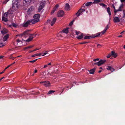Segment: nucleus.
Returning a JSON list of instances; mask_svg holds the SVG:
<instances>
[{
  "label": "nucleus",
  "instance_id": "14",
  "mask_svg": "<svg viewBox=\"0 0 125 125\" xmlns=\"http://www.w3.org/2000/svg\"><path fill=\"white\" fill-rule=\"evenodd\" d=\"M65 9L66 10H70V6L68 3H67L66 4Z\"/></svg>",
  "mask_w": 125,
  "mask_h": 125
},
{
  "label": "nucleus",
  "instance_id": "37",
  "mask_svg": "<svg viewBox=\"0 0 125 125\" xmlns=\"http://www.w3.org/2000/svg\"><path fill=\"white\" fill-rule=\"evenodd\" d=\"M40 49H35L34 50H33V51H31L30 52H29L30 53H31V52H34V51H36L37 50H39Z\"/></svg>",
  "mask_w": 125,
  "mask_h": 125
},
{
  "label": "nucleus",
  "instance_id": "33",
  "mask_svg": "<svg viewBox=\"0 0 125 125\" xmlns=\"http://www.w3.org/2000/svg\"><path fill=\"white\" fill-rule=\"evenodd\" d=\"M11 24H12V26L13 27H17V25L16 24H15L14 23H12Z\"/></svg>",
  "mask_w": 125,
  "mask_h": 125
},
{
  "label": "nucleus",
  "instance_id": "54",
  "mask_svg": "<svg viewBox=\"0 0 125 125\" xmlns=\"http://www.w3.org/2000/svg\"><path fill=\"white\" fill-rule=\"evenodd\" d=\"M9 27L10 28H12L11 26H12L11 24V25H8Z\"/></svg>",
  "mask_w": 125,
  "mask_h": 125
},
{
  "label": "nucleus",
  "instance_id": "8",
  "mask_svg": "<svg viewBox=\"0 0 125 125\" xmlns=\"http://www.w3.org/2000/svg\"><path fill=\"white\" fill-rule=\"evenodd\" d=\"M110 26V21H109L108 24L107 25L106 27L104 29L103 31L101 32L100 33V35L101 36L104 34L106 32L107 29H108Z\"/></svg>",
  "mask_w": 125,
  "mask_h": 125
},
{
  "label": "nucleus",
  "instance_id": "26",
  "mask_svg": "<svg viewBox=\"0 0 125 125\" xmlns=\"http://www.w3.org/2000/svg\"><path fill=\"white\" fill-rule=\"evenodd\" d=\"M42 55V53H37L35 54H34L33 55H31V57H35L36 56H40Z\"/></svg>",
  "mask_w": 125,
  "mask_h": 125
},
{
  "label": "nucleus",
  "instance_id": "31",
  "mask_svg": "<svg viewBox=\"0 0 125 125\" xmlns=\"http://www.w3.org/2000/svg\"><path fill=\"white\" fill-rule=\"evenodd\" d=\"M39 59L40 58L37 59H36L34 60L30 61L29 62H30L33 63L35 62L38 59Z\"/></svg>",
  "mask_w": 125,
  "mask_h": 125
},
{
  "label": "nucleus",
  "instance_id": "9",
  "mask_svg": "<svg viewBox=\"0 0 125 125\" xmlns=\"http://www.w3.org/2000/svg\"><path fill=\"white\" fill-rule=\"evenodd\" d=\"M32 0H23V6L27 7L28 5L30 4Z\"/></svg>",
  "mask_w": 125,
  "mask_h": 125
},
{
  "label": "nucleus",
  "instance_id": "23",
  "mask_svg": "<svg viewBox=\"0 0 125 125\" xmlns=\"http://www.w3.org/2000/svg\"><path fill=\"white\" fill-rule=\"evenodd\" d=\"M107 11L109 15L110 16V15H111V12L110 10V8L108 7L107 8Z\"/></svg>",
  "mask_w": 125,
  "mask_h": 125
},
{
  "label": "nucleus",
  "instance_id": "59",
  "mask_svg": "<svg viewBox=\"0 0 125 125\" xmlns=\"http://www.w3.org/2000/svg\"><path fill=\"white\" fill-rule=\"evenodd\" d=\"M4 78V77H2V78H1L0 79V81L2 79H3V78Z\"/></svg>",
  "mask_w": 125,
  "mask_h": 125
},
{
  "label": "nucleus",
  "instance_id": "45",
  "mask_svg": "<svg viewBox=\"0 0 125 125\" xmlns=\"http://www.w3.org/2000/svg\"><path fill=\"white\" fill-rule=\"evenodd\" d=\"M111 7L112 8H113L114 9V10L115 9V8L114 4H113L112 5Z\"/></svg>",
  "mask_w": 125,
  "mask_h": 125
},
{
  "label": "nucleus",
  "instance_id": "39",
  "mask_svg": "<svg viewBox=\"0 0 125 125\" xmlns=\"http://www.w3.org/2000/svg\"><path fill=\"white\" fill-rule=\"evenodd\" d=\"M73 21H74L73 20L69 24V25L70 26H71L73 24Z\"/></svg>",
  "mask_w": 125,
  "mask_h": 125
},
{
  "label": "nucleus",
  "instance_id": "55",
  "mask_svg": "<svg viewBox=\"0 0 125 125\" xmlns=\"http://www.w3.org/2000/svg\"><path fill=\"white\" fill-rule=\"evenodd\" d=\"M47 65H44V66L43 68H46V67H47Z\"/></svg>",
  "mask_w": 125,
  "mask_h": 125
},
{
  "label": "nucleus",
  "instance_id": "58",
  "mask_svg": "<svg viewBox=\"0 0 125 125\" xmlns=\"http://www.w3.org/2000/svg\"><path fill=\"white\" fill-rule=\"evenodd\" d=\"M48 74L49 75H51V73H49V72H48Z\"/></svg>",
  "mask_w": 125,
  "mask_h": 125
},
{
  "label": "nucleus",
  "instance_id": "43",
  "mask_svg": "<svg viewBox=\"0 0 125 125\" xmlns=\"http://www.w3.org/2000/svg\"><path fill=\"white\" fill-rule=\"evenodd\" d=\"M93 61H99V58L94 59L93 60Z\"/></svg>",
  "mask_w": 125,
  "mask_h": 125
},
{
  "label": "nucleus",
  "instance_id": "50",
  "mask_svg": "<svg viewBox=\"0 0 125 125\" xmlns=\"http://www.w3.org/2000/svg\"><path fill=\"white\" fill-rule=\"evenodd\" d=\"M16 41H17V42L18 43L19 42H21V41L19 39H18Z\"/></svg>",
  "mask_w": 125,
  "mask_h": 125
},
{
  "label": "nucleus",
  "instance_id": "7",
  "mask_svg": "<svg viewBox=\"0 0 125 125\" xmlns=\"http://www.w3.org/2000/svg\"><path fill=\"white\" fill-rule=\"evenodd\" d=\"M31 23L34 24L32 20H29L25 23H23V26L24 27H26L28 25H30Z\"/></svg>",
  "mask_w": 125,
  "mask_h": 125
},
{
  "label": "nucleus",
  "instance_id": "6",
  "mask_svg": "<svg viewBox=\"0 0 125 125\" xmlns=\"http://www.w3.org/2000/svg\"><path fill=\"white\" fill-rule=\"evenodd\" d=\"M106 60H101L98 62H95L94 63V65H96L99 66L104 64L106 62Z\"/></svg>",
  "mask_w": 125,
  "mask_h": 125
},
{
  "label": "nucleus",
  "instance_id": "21",
  "mask_svg": "<svg viewBox=\"0 0 125 125\" xmlns=\"http://www.w3.org/2000/svg\"><path fill=\"white\" fill-rule=\"evenodd\" d=\"M96 69V68H94L93 69H91L90 71H89V73L90 74L94 73Z\"/></svg>",
  "mask_w": 125,
  "mask_h": 125
},
{
  "label": "nucleus",
  "instance_id": "56",
  "mask_svg": "<svg viewBox=\"0 0 125 125\" xmlns=\"http://www.w3.org/2000/svg\"><path fill=\"white\" fill-rule=\"evenodd\" d=\"M29 49V48L28 47H28H25V48H24V50H25L26 49Z\"/></svg>",
  "mask_w": 125,
  "mask_h": 125
},
{
  "label": "nucleus",
  "instance_id": "32",
  "mask_svg": "<svg viewBox=\"0 0 125 125\" xmlns=\"http://www.w3.org/2000/svg\"><path fill=\"white\" fill-rule=\"evenodd\" d=\"M113 57H114V58H116L117 56V53H115V52L114 51V54L113 55H112Z\"/></svg>",
  "mask_w": 125,
  "mask_h": 125
},
{
  "label": "nucleus",
  "instance_id": "18",
  "mask_svg": "<svg viewBox=\"0 0 125 125\" xmlns=\"http://www.w3.org/2000/svg\"><path fill=\"white\" fill-rule=\"evenodd\" d=\"M9 35L8 34H6L3 37V40L4 41H6L7 39L9 38Z\"/></svg>",
  "mask_w": 125,
  "mask_h": 125
},
{
  "label": "nucleus",
  "instance_id": "52",
  "mask_svg": "<svg viewBox=\"0 0 125 125\" xmlns=\"http://www.w3.org/2000/svg\"><path fill=\"white\" fill-rule=\"evenodd\" d=\"M10 66V65H8L7 67H6L5 68V70L7 69Z\"/></svg>",
  "mask_w": 125,
  "mask_h": 125
},
{
  "label": "nucleus",
  "instance_id": "5",
  "mask_svg": "<svg viewBox=\"0 0 125 125\" xmlns=\"http://www.w3.org/2000/svg\"><path fill=\"white\" fill-rule=\"evenodd\" d=\"M45 5V2L43 1L41 2L38 9V12H39L44 7Z\"/></svg>",
  "mask_w": 125,
  "mask_h": 125
},
{
  "label": "nucleus",
  "instance_id": "64",
  "mask_svg": "<svg viewBox=\"0 0 125 125\" xmlns=\"http://www.w3.org/2000/svg\"><path fill=\"white\" fill-rule=\"evenodd\" d=\"M123 48L124 49H125V44Z\"/></svg>",
  "mask_w": 125,
  "mask_h": 125
},
{
  "label": "nucleus",
  "instance_id": "36",
  "mask_svg": "<svg viewBox=\"0 0 125 125\" xmlns=\"http://www.w3.org/2000/svg\"><path fill=\"white\" fill-rule=\"evenodd\" d=\"M55 9H54L53 8V10L51 11V14H52L56 10Z\"/></svg>",
  "mask_w": 125,
  "mask_h": 125
},
{
  "label": "nucleus",
  "instance_id": "27",
  "mask_svg": "<svg viewBox=\"0 0 125 125\" xmlns=\"http://www.w3.org/2000/svg\"><path fill=\"white\" fill-rule=\"evenodd\" d=\"M93 3L92 2H88L85 3V6H89L91 5H92Z\"/></svg>",
  "mask_w": 125,
  "mask_h": 125
},
{
  "label": "nucleus",
  "instance_id": "20",
  "mask_svg": "<svg viewBox=\"0 0 125 125\" xmlns=\"http://www.w3.org/2000/svg\"><path fill=\"white\" fill-rule=\"evenodd\" d=\"M14 10H13L12 8H10V9L7 12L8 14H10L12 13L14 11Z\"/></svg>",
  "mask_w": 125,
  "mask_h": 125
},
{
  "label": "nucleus",
  "instance_id": "53",
  "mask_svg": "<svg viewBox=\"0 0 125 125\" xmlns=\"http://www.w3.org/2000/svg\"><path fill=\"white\" fill-rule=\"evenodd\" d=\"M47 53H46V52H44V53H43V55H42V56H44V55H46V54H47Z\"/></svg>",
  "mask_w": 125,
  "mask_h": 125
},
{
  "label": "nucleus",
  "instance_id": "51",
  "mask_svg": "<svg viewBox=\"0 0 125 125\" xmlns=\"http://www.w3.org/2000/svg\"><path fill=\"white\" fill-rule=\"evenodd\" d=\"M33 45H31V46H28V47L29 48H31L33 47Z\"/></svg>",
  "mask_w": 125,
  "mask_h": 125
},
{
  "label": "nucleus",
  "instance_id": "22",
  "mask_svg": "<svg viewBox=\"0 0 125 125\" xmlns=\"http://www.w3.org/2000/svg\"><path fill=\"white\" fill-rule=\"evenodd\" d=\"M68 28H67L66 29H64L62 30V31L63 33H68Z\"/></svg>",
  "mask_w": 125,
  "mask_h": 125
},
{
  "label": "nucleus",
  "instance_id": "46",
  "mask_svg": "<svg viewBox=\"0 0 125 125\" xmlns=\"http://www.w3.org/2000/svg\"><path fill=\"white\" fill-rule=\"evenodd\" d=\"M114 12L115 13H116L118 11H118V10H116L115 9L114 10Z\"/></svg>",
  "mask_w": 125,
  "mask_h": 125
},
{
  "label": "nucleus",
  "instance_id": "10",
  "mask_svg": "<svg viewBox=\"0 0 125 125\" xmlns=\"http://www.w3.org/2000/svg\"><path fill=\"white\" fill-rule=\"evenodd\" d=\"M85 11V10L84 9H80L75 14L77 17L79 16L81 14H82L83 12Z\"/></svg>",
  "mask_w": 125,
  "mask_h": 125
},
{
  "label": "nucleus",
  "instance_id": "28",
  "mask_svg": "<svg viewBox=\"0 0 125 125\" xmlns=\"http://www.w3.org/2000/svg\"><path fill=\"white\" fill-rule=\"evenodd\" d=\"M2 20L5 22H7L8 21L7 19L4 17H2Z\"/></svg>",
  "mask_w": 125,
  "mask_h": 125
},
{
  "label": "nucleus",
  "instance_id": "25",
  "mask_svg": "<svg viewBox=\"0 0 125 125\" xmlns=\"http://www.w3.org/2000/svg\"><path fill=\"white\" fill-rule=\"evenodd\" d=\"M94 1L92 2L93 4H96L101 2V0H94Z\"/></svg>",
  "mask_w": 125,
  "mask_h": 125
},
{
  "label": "nucleus",
  "instance_id": "16",
  "mask_svg": "<svg viewBox=\"0 0 125 125\" xmlns=\"http://www.w3.org/2000/svg\"><path fill=\"white\" fill-rule=\"evenodd\" d=\"M108 67L107 68V70H110L111 72H113L115 70L110 66H108Z\"/></svg>",
  "mask_w": 125,
  "mask_h": 125
},
{
  "label": "nucleus",
  "instance_id": "57",
  "mask_svg": "<svg viewBox=\"0 0 125 125\" xmlns=\"http://www.w3.org/2000/svg\"><path fill=\"white\" fill-rule=\"evenodd\" d=\"M6 70L5 69L2 72H1V73H2H2H4L5 72V70Z\"/></svg>",
  "mask_w": 125,
  "mask_h": 125
},
{
  "label": "nucleus",
  "instance_id": "19",
  "mask_svg": "<svg viewBox=\"0 0 125 125\" xmlns=\"http://www.w3.org/2000/svg\"><path fill=\"white\" fill-rule=\"evenodd\" d=\"M1 32L2 34H4L7 32V30L6 29H4L1 31Z\"/></svg>",
  "mask_w": 125,
  "mask_h": 125
},
{
  "label": "nucleus",
  "instance_id": "30",
  "mask_svg": "<svg viewBox=\"0 0 125 125\" xmlns=\"http://www.w3.org/2000/svg\"><path fill=\"white\" fill-rule=\"evenodd\" d=\"M55 92L54 91L50 90L48 92V94H52Z\"/></svg>",
  "mask_w": 125,
  "mask_h": 125
},
{
  "label": "nucleus",
  "instance_id": "1",
  "mask_svg": "<svg viewBox=\"0 0 125 125\" xmlns=\"http://www.w3.org/2000/svg\"><path fill=\"white\" fill-rule=\"evenodd\" d=\"M30 31V30H28L25 31L23 33L21 34V36H24V37H26L29 35H30L29 38L26 41V42H29L31 41L33 38V37H32V35H31V34H30L29 33V32Z\"/></svg>",
  "mask_w": 125,
  "mask_h": 125
},
{
  "label": "nucleus",
  "instance_id": "2",
  "mask_svg": "<svg viewBox=\"0 0 125 125\" xmlns=\"http://www.w3.org/2000/svg\"><path fill=\"white\" fill-rule=\"evenodd\" d=\"M20 3L18 0H13L12 1V6L11 8L14 10L18 8Z\"/></svg>",
  "mask_w": 125,
  "mask_h": 125
},
{
  "label": "nucleus",
  "instance_id": "38",
  "mask_svg": "<svg viewBox=\"0 0 125 125\" xmlns=\"http://www.w3.org/2000/svg\"><path fill=\"white\" fill-rule=\"evenodd\" d=\"M14 58V57L12 56L11 55L10 56V59H11L12 60H14V58Z\"/></svg>",
  "mask_w": 125,
  "mask_h": 125
},
{
  "label": "nucleus",
  "instance_id": "34",
  "mask_svg": "<svg viewBox=\"0 0 125 125\" xmlns=\"http://www.w3.org/2000/svg\"><path fill=\"white\" fill-rule=\"evenodd\" d=\"M100 6H102L103 7H105V6H106V5H105V4H104V3H100Z\"/></svg>",
  "mask_w": 125,
  "mask_h": 125
},
{
  "label": "nucleus",
  "instance_id": "40",
  "mask_svg": "<svg viewBox=\"0 0 125 125\" xmlns=\"http://www.w3.org/2000/svg\"><path fill=\"white\" fill-rule=\"evenodd\" d=\"M8 1L7 0H5L2 3L3 4H6Z\"/></svg>",
  "mask_w": 125,
  "mask_h": 125
},
{
  "label": "nucleus",
  "instance_id": "62",
  "mask_svg": "<svg viewBox=\"0 0 125 125\" xmlns=\"http://www.w3.org/2000/svg\"><path fill=\"white\" fill-rule=\"evenodd\" d=\"M51 65V63H48V64H47V65Z\"/></svg>",
  "mask_w": 125,
  "mask_h": 125
},
{
  "label": "nucleus",
  "instance_id": "12",
  "mask_svg": "<svg viewBox=\"0 0 125 125\" xmlns=\"http://www.w3.org/2000/svg\"><path fill=\"white\" fill-rule=\"evenodd\" d=\"M41 83L43 84L46 87L50 86L51 84L48 81L42 82H41Z\"/></svg>",
  "mask_w": 125,
  "mask_h": 125
},
{
  "label": "nucleus",
  "instance_id": "4",
  "mask_svg": "<svg viewBox=\"0 0 125 125\" xmlns=\"http://www.w3.org/2000/svg\"><path fill=\"white\" fill-rule=\"evenodd\" d=\"M100 33H97L91 36H85L84 38V39H91L93 38H94L96 37H98L100 36Z\"/></svg>",
  "mask_w": 125,
  "mask_h": 125
},
{
  "label": "nucleus",
  "instance_id": "47",
  "mask_svg": "<svg viewBox=\"0 0 125 125\" xmlns=\"http://www.w3.org/2000/svg\"><path fill=\"white\" fill-rule=\"evenodd\" d=\"M37 70L36 68H35V70L34 72V73H37Z\"/></svg>",
  "mask_w": 125,
  "mask_h": 125
},
{
  "label": "nucleus",
  "instance_id": "48",
  "mask_svg": "<svg viewBox=\"0 0 125 125\" xmlns=\"http://www.w3.org/2000/svg\"><path fill=\"white\" fill-rule=\"evenodd\" d=\"M80 32H77V31H76V34L77 35H78L79 33H80Z\"/></svg>",
  "mask_w": 125,
  "mask_h": 125
},
{
  "label": "nucleus",
  "instance_id": "29",
  "mask_svg": "<svg viewBox=\"0 0 125 125\" xmlns=\"http://www.w3.org/2000/svg\"><path fill=\"white\" fill-rule=\"evenodd\" d=\"M123 4H122L119 7V9L118 10V11H121L122 10L121 8L123 7Z\"/></svg>",
  "mask_w": 125,
  "mask_h": 125
},
{
  "label": "nucleus",
  "instance_id": "3",
  "mask_svg": "<svg viewBox=\"0 0 125 125\" xmlns=\"http://www.w3.org/2000/svg\"><path fill=\"white\" fill-rule=\"evenodd\" d=\"M40 17V15L39 14H35L33 16L34 19H32V20L35 24L36 23L38 22L39 21V18Z\"/></svg>",
  "mask_w": 125,
  "mask_h": 125
},
{
  "label": "nucleus",
  "instance_id": "13",
  "mask_svg": "<svg viewBox=\"0 0 125 125\" xmlns=\"http://www.w3.org/2000/svg\"><path fill=\"white\" fill-rule=\"evenodd\" d=\"M113 21L115 23L119 22L120 21L119 18L117 17H115L114 18Z\"/></svg>",
  "mask_w": 125,
  "mask_h": 125
},
{
  "label": "nucleus",
  "instance_id": "49",
  "mask_svg": "<svg viewBox=\"0 0 125 125\" xmlns=\"http://www.w3.org/2000/svg\"><path fill=\"white\" fill-rule=\"evenodd\" d=\"M120 1L122 3L125 2V0H120Z\"/></svg>",
  "mask_w": 125,
  "mask_h": 125
},
{
  "label": "nucleus",
  "instance_id": "11",
  "mask_svg": "<svg viewBox=\"0 0 125 125\" xmlns=\"http://www.w3.org/2000/svg\"><path fill=\"white\" fill-rule=\"evenodd\" d=\"M64 14V12L62 10H60L57 12V15L58 17H62Z\"/></svg>",
  "mask_w": 125,
  "mask_h": 125
},
{
  "label": "nucleus",
  "instance_id": "63",
  "mask_svg": "<svg viewBox=\"0 0 125 125\" xmlns=\"http://www.w3.org/2000/svg\"><path fill=\"white\" fill-rule=\"evenodd\" d=\"M101 46V45H100V44H97V46Z\"/></svg>",
  "mask_w": 125,
  "mask_h": 125
},
{
  "label": "nucleus",
  "instance_id": "61",
  "mask_svg": "<svg viewBox=\"0 0 125 125\" xmlns=\"http://www.w3.org/2000/svg\"><path fill=\"white\" fill-rule=\"evenodd\" d=\"M122 35H119L118 36V37H122Z\"/></svg>",
  "mask_w": 125,
  "mask_h": 125
},
{
  "label": "nucleus",
  "instance_id": "44",
  "mask_svg": "<svg viewBox=\"0 0 125 125\" xmlns=\"http://www.w3.org/2000/svg\"><path fill=\"white\" fill-rule=\"evenodd\" d=\"M31 35H32V37H33V38L35 37L36 36V35H34V34H31Z\"/></svg>",
  "mask_w": 125,
  "mask_h": 125
},
{
  "label": "nucleus",
  "instance_id": "24",
  "mask_svg": "<svg viewBox=\"0 0 125 125\" xmlns=\"http://www.w3.org/2000/svg\"><path fill=\"white\" fill-rule=\"evenodd\" d=\"M83 34L82 33L81 35H79L78 36L76 37V38L78 39H81L83 37Z\"/></svg>",
  "mask_w": 125,
  "mask_h": 125
},
{
  "label": "nucleus",
  "instance_id": "42",
  "mask_svg": "<svg viewBox=\"0 0 125 125\" xmlns=\"http://www.w3.org/2000/svg\"><path fill=\"white\" fill-rule=\"evenodd\" d=\"M8 14V13L7 12H5L4 15L5 17H7V15Z\"/></svg>",
  "mask_w": 125,
  "mask_h": 125
},
{
  "label": "nucleus",
  "instance_id": "35",
  "mask_svg": "<svg viewBox=\"0 0 125 125\" xmlns=\"http://www.w3.org/2000/svg\"><path fill=\"white\" fill-rule=\"evenodd\" d=\"M58 7H59L58 5V4H57L55 5V7L54 8V9H55V10H56V9Z\"/></svg>",
  "mask_w": 125,
  "mask_h": 125
},
{
  "label": "nucleus",
  "instance_id": "15",
  "mask_svg": "<svg viewBox=\"0 0 125 125\" xmlns=\"http://www.w3.org/2000/svg\"><path fill=\"white\" fill-rule=\"evenodd\" d=\"M56 20V18H54L52 20L51 23V26H53L55 23Z\"/></svg>",
  "mask_w": 125,
  "mask_h": 125
},
{
  "label": "nucleus",
  "instance_id": "17",
  "mask_svg": "<svg viewBox=\"0 0 125 125\" xmlns=\"http://www.w3.org/2000/svg\"><path fill=\"white\" fill-rule=\"evenodd\" d=\"M114 54V51H112L111 52V53H109L107 56L106 57L107 58H110L112 55H113Z\"/></svg>",
  "mask_w": 125,
  "mask_h": 125
},
{
  "label": "nucleus",
  "instance_id": "41",
  "mask_svg": "<svg viewBox=\"0 0 125 125\" xmlns=\"http://www.w3.org/2000/svg\"><path fill=\"white\" fill-rule=\"evenodd\" d=\"M88 42H83L80 43V44H85V43H88Z\"/></svg>",
  "mask_w": 125,
  "mask_h": 125
},
{
  "label": "nucleus",
  "instance_id": "60",
  "mask_svg": "<svg viewBox=\"0 0 125 125\" xmlns=\"http://www.w3.org/2000/svg\"><path fill=\"white\" fill-rule=\"evenodd\" d=\"M102 71V70H100V71H98V72L99 73H101V72Z\"/></svg>",
  "mask_w": 125,
  "mask_h": 125
}]
</instances>
